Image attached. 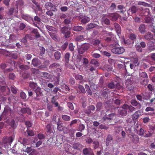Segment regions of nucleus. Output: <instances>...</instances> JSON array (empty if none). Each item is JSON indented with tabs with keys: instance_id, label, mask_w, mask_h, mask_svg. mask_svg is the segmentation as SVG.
<instances>
[{
	"instance_id": "4",
	"label": "nucleus",
	"mask_w": 155,
	"mask_h": 155,
	"mask_svg": "<svg viewBox=\"0 0 155 155\" xmlns=\"http://www.w3.org/2000/svg\"><path fill=\"white\" fill-rule=\"evenodd\" d=\"M34 92L36 94V96L34 97V99L35 101H38L40 100V97L43 96V90L41 88L39 87L34 90Z\"/></svg>"
},
{
	"instance_id": "26",
	"label": "nucleus",
	"mask_w": 155,
	"mask_h": 155,
	"mask_svg": "<svg viewBox=\"0 0 155 155\" xmlns=\"http://www.w3.org/2000/svg\"><path fill=\"white\" fill-rule=\"evenodd\" d=\"M91 43L94 46L98 47L100 44V41L97 39H93L91 41Z\"/></svg>"
},
{
	"instance_id": "45",
	"label": "nucleus",
	"mask_w": 155,
	"mask_h": 155,
	"mask_svg": "<svg viewBox=\"0 0 155 155\" xmlns=\"http://www.w3.org/2000/svg\"><path fill=\"white\" fill-rule=\"evenodd\" d=\"M62 119L66 121H70L71 120V117L69 116L66 115H63L61 116Z\"/></svg>"
},
{
	"instance_id": "23",
	"label": "nucleus",
	"mask_w": 155,
	"mask_h": 155,
	"mask_svg": "<svg viewBox=\"0 0 155 155\" xmlns=\"http://www.w3.org/2000/svg\"><path fill=\"white\" fill-rule=\"evenodd\" d=\"M41 63V61L37 58H34L32 61V64L35 67L40 65Z\"/></svg>"
},
{
	"instance_id": "35",
	"label": "nucleus",
	"mask_w": 155,
	"mask_h": 155,
	"mask_svg": "<svg viewBox=\"0 0 155 155\" xmlns=\"http://www.w3.org/2000/svg\"><path fill=\"white\" fill-rule=\"evenodd\" d=\"M122 130V127L118 126L116 125L114 127V130L116 133H118L120 132Z\"/></svg>"
},
{
	"instance_id": "6",
	"label": "nucleus",
	"mask_w": 155,
	"mask_h": 155,
	"mask_svg": "<svg viewBox=\"0 0 155 155\" xmlns=\"http://www.w3.org/2000/svg\"><path fill=\"white\" fill-rule=\"evenodd\" d=\"M45 7L47 10H51L53 12H56L57 10L56 6L50 2H48L45 3Z\"/></svg>"
},
{
	"instance_id": "36",
	"label": "nucleus",
	"mask_w": 155,
	"mask_h": 155,
	"mask_svg": "<svg viewBox=\"0 0 155 155\" xmlns=\"http://www.w3.org/2000/svg\"><path fill=\"white\" fill-rule=\"evenodd\" d=\"M85 87L88 94L90 96L92 95V93L91 90L88 84H86L85 85Z\"/></svg>"
},
{
	"instance_id": "61",
	"label": "nucleus",
	"mask_w": 155,
	"mask_h": 155,
	"mask_svg": "<svg viewBox=\"0 0 155 155\" xmlns=\"http://www.w3.org/2000/svg\"><path fill=\"white\" fill-rule=\"evenodd\" d=\"M20 69H21L22 70H27L29 68V67L25 65L22 64L19 66Z\"/></svg>"
},
{
	"instance_id": "32",
	"label": "nucleus",
	"mask_w": 155,
	"mask_h": 155,
	"mask_svg": "<svg viewBox=\"0 0 155 155\" xmlns=\"http://www.w3.org/2000/svg\"><path fill=\"white\" fill-rule=\"evenodd\" d=\"M51 125L48 124L46 126V129L48 135L50 134L52 132L51 128Z\"/></svg>"
},
{
	"instance_id": "5",
	"label": "nucleus",
	"mask_w": 155,
	"mask_h": 155,
	"mask_svg": "<svg viewBox=\"0 0 155 155\" xmlns=\"http://www.w3.org/2000/svg\"><path fill=\"white\" fill-rule=\"evenodd\" d=\"M61 31L64 34V36L65 38H68L71 36V32L68 30V27L64 26L61 29Z\"/></svg>"
},
{
	"instance_id": "2",
	"label": "nucleus",
	"mask_w": 155,
	"mask_h": 155,
	"mask_svg": "<svg viewBox=\"0 0 155 155\" xmlns=\"http://www.w3.org/2000/svg\"><path fill=\"white\" fill-rule=\"evenodd\" d=\"M108 112V111L106 112L105 115L102 119L103 121L104 124L107 122L108 123V121L112 120L116 117L115 114L113 113L107 115Z\"/></svg>"
},
{
	"instance_id": "52",
	"label": "nucleus",
	"mask_w": 155,
	"mask_h": 155,
	"mask_svg": "<svg viewBox=\"0 0 155 155\" xmlns=\"http://www.w3.org/2000/svg\"><path fill=\"white\" fill-rule=\"evenodd\" d=\"M154 41H149L147 43V46L149 47H152L154 46L155 43V39H153Z\"/></svg>"
},
{
	"instance_id": "43",
	"label": "nucleus",
	"mask_w": 155,
	"mask_h": 155,
	"mask_svg": "<svg viewBox=\"0 0 155 155\" xmlns=\"http://www.w3.org/2000/svg\"><path fill=\"white\" fill-rule=\"evenodd\" d=\"M51 101L52 104L55 105V107H57L58 106L59 104L57 101V100L54 97H53L52 98Z\"/></svg>"
},
{
	"instance_id": "33",
	"label": "nucleus",
	"mask_w": 155,
	"mask_h": 155,
	"mask_svg": "<svg viewBox=\"0 0 155 155\" xmlns=\"http://www.w3.org/2000/svg\"><path fill=\"white\" fill-rule=\"evenodd\" d=\"M109 92V90L107 88H106L103 91L101 95L104 97H107V94Z\"/></svg>"
},
{
	"instance_id": "47",
	"label": "nucleus",
	"mask_w": 155,
	"mask_h": 155,
	"mask_svg": "<svg viewBox=\"0 0 155 155\" xmlns=\"http://www.w3.org/2000/svg\"><path fill=\"white\" fill-rule=\"evenodd\" d=\"M144 22L147 23H149L151 22L152 20L150 17H146L144 19Z\"/></svg>"
},
{
	"instance_id": "50",
	"label": "nucleus",
	"mask_w": 155,
	"mask_h": 155,
	"mask_svg": "<svg viewBox=\"0 0 155 155\" xmlns=\"http://www.w3.org/2000/svg\"><path fill=\"white\" fill-rule=\"evenodd\" d=\"M119 15H113L110 16L111 19L112 21H116L119 18Z\"/></svg>"
},
{
	"instance_id": "18",
	"label": "nucleus",
	"mask_w": 155,
	"mask_h": 155,
	"mask_svg": "<svg viewBox=\"0 0 155 155\" xmlns=\"http://www.w3.org/2000/svg\"><path fill=\"white\" fill-rule=\"evenodd\" d=\"M121 41L122 43H124L127 46H131L134 43V41L132 42V41L129 39L125 40L124 38H122Z\"/></svg>"
},
{
	"instance_id": "25",
	"label": "nucleus",
	"mask_w": 155,
	"mask_h": 155,
	"mask_svg": "<svg viewBox=\"0 0 155 155\" xmlns=\"http://www.w3.org/2000/svg\"><path fill=\"white\" fill-rule=\"evenodd\" d=\"M144 38L147 40H150L153 39V35L150 32H148L144 36Z\"/></svg>"
},
{
	"instance_id": "29",
	"label": "nucleus",
	"mask_w": 155,
	"mask_h": 155,
	"mask_svg": "<svg viewBox=\"0 0 155 155\" xmlns=\"http://www.w3.org/2000/svg\"><path fill=\"white\" fill-rule=\"evenodd\" d=\"M113 137L110 134L108 135L106 140V145L107 146H108L109 143H111Z\"/></svg>"
},
{
	"instance_id": "58",
	"label": "nucleus",
	"mask_w": 155,
	"mask_h": 155,
	"mask_svg": "<svg viewBox=\"0 0 155 155\" xmlns=\"http://www.w3.org/2000/svg\"><path fill=\"white\" fill-rule=\"evenodd\" d=\"M78 88L80 90L81 92L83 93L86 92V91L84 87L81 85L79 84L78 85Z\"/></svg>"
},
{
	"instance_id": "62",
	"label": "nucleus",
	"mask_w": 155,
	"mask_h": 155,
	"mask_svg": "<svg viewBox=\"0 0 155 155\" xmlns=\"http://www.w3.org/2000/svg\"><path fill=\"white\" fill-rule=\"evenodd\" d=\"M27 131L28 135L32 136L34 135V132L31 130H29V128H27Z\"/></svg>"
},
{
	"instance_id": "3",
	"label": "nucleus",
	"mask_w": 155,
	"mask_h": 155,
	"mask_svg": "<svg viewBox=\"0 0 155 155\" xmlns=\"http://www.w3.org/2000/svg\"><path fill=\"white\" fill-rule=\"evenodd\" d=\"M77 18L83 24L87 23L90 20L89 17L86 16L83 13L80 14L78 15L77 16Z\"/></svg>"
},
{
	"instance_id": "51",
	"label": "nucleus",
	"mask_w": 155,
	"mask_h": 155,
	"mask_svg": "<svg viewBox=\"0 0 155 155\" xmlns=\"http://www.w3.org/2000/svg\"><path fill=\"white\" fill-rule=\"evenodd\" d=\"M139 76L140 77H142L143 78H147L148 76L145 72H141L139 73Z\"/></svg>"
},
{
	"instance_id": "48",
	"label": "nucleus",
	"mask_w": 155,
	"mask_h": 155,
	"mask_svg": "<svg viewBox=\"0 0 155 155\" xmlns=\"http://www.w3.org/2000/svg\"><path fill=\"white\" fill-rule=\"evenodd\" d=\"M70 56V54L68 52H67L65 54L64 58L66 63H68L69 62Z\"/></svg>"
},
{
	"instance_id": "13",
	"label": "nucleus",
	"mask_w": 155,
	"mask_h": 155,
	"mask_svg": "<svg viewBox=\"0 0 155 155\" xmlns=\"http://www.w3.org/2000/svg\"><path fill=\"white\" fill-rule=\"evenodd\" d=\"M83 154L85 155H94L92 149L91 148H85L83 150Z\"/></svg>"
},
{
	"instance_id": "10",
	"label": "nucleus",
	"mask_w": 155,
	"mask_h": 155,
	"mask_svg": "<svg viewBox=\"0 0 155 155\" xmlns=\"http://www.w3.org/2000/svg\"><path fill=\"white\" fill-rule=\"evenodd\" d=\"M130 138L133 143L137 144L139 142V138L137 135H135L134 134H132L130 136Z\"/></svg>"
},
{
	"instance_id": "57",
	"label": "nucleus",
	"mask_w": 155,
	"mask_h": 155,
	"mask_svg": "<svg viewBox=\"0 0 155 155\" xmlns=\"http://www.w3.org/2000/svg\"><path fill=\"white\" fill-rule=\"evenodd\" d=\"M93 147L94 149L98 148L99 146V143L98 141H94L93 143Z\"/></svg>"
},
{
	"instance_id": "41",
	"label": "nucleus",
	"mask_w": 155,
	"mask_h": 155,
	"mask_svg": "<svg viewBox=\"0 0 155 155\" xmlns=\"http://www.w3.org/2000/svg\"><path fill=\"white\" fill-rule=\"evenodd\" d=\"M90 63L91 64H94L96 67L99 66V63L98 61L96 60L93 59L91 60Z\"/></svg>"
},
{
	"instance_id": "46",
	"label": "nucleus",
	"mask_w": 155,
	"mask_h": 155,
	"mask_svg": "<svg viewBox=\"0 0 155 155\" xmlns=\"http://www.w3.org/2000/svg\"><path fill=\"white\" fill-rule=\"evenodd\" d=\"M107 87L110 89H114L115 87V84L114 82H112L108 84Z\"/></svg>"
},
{
	"instance_id": "30",
	"label": "nucleus",
	"mask_w": 155,
	"mask_h": 155,
	"mask_svg": "<svg viewBox=\"0 0 155 155\" xmlns=\"http://www.w3.org/2000/svg\"><path fill=\"white\" fill-rule=\"evenodd\" d=\"M21 112L22 114L27 113L29 115H30L31 114V110L28 108H21Z\"/></svg>"
},
{
	"instance_id": "9",
	"label": "nucleus",
	"mask_w": 155,
	"mask_h": 155,
	"mask_svg": "<svg viewBox=\"0 0 155 155\" xmlns=\"http://www.w3.org/2000/svg\"><path fill=\"white\" fill-rule=\"evenodd\" d=\"M13 140V138L12 136L4 137L2 139V143L7 146L10 145L11 143Z\"/></svg>"
},
{
	"instance_id": "40",
	"label": "nucleus",
	"mask_w": 155,
	"mask_h": 155,
	"mask_svg": "<svg viewBox=\"0 0 155 155\" xmlns=\"http://www.w3.org/2000/svg\"><path fill=\"white\" fill-rule=\"evenodd\" d=\"M23 150L25 152H26L28 153H30L32 151V148L31 147H24L23 148Z\"/></svg>"
},
{
	"instance_id": "42",
	"label": "nucleus",
	"mask_w": 155,
	"mask_h": 155,
	"mask_svg": "<svg viewBox=\"0 0 155 155\" xmlns=\"http://www.w3.org/2000/svg\"><path fill=\"white\" fill-rule=\"evenodd\" d=\"M97 26L96 24H94L92 23H90L89 24H88L86 27V29L87 30H89L92 28L95 27Z\"/></svg>"
},
{
	"instance_id": "7",
	"label": "nucleus",
	"mask_w": 155,
	"mask_h": 155,
	"mask_svg": "<svg viewBox=\"0 0 155 155\" xmlns=\"http://www.w3.org/2000/svg\"><path fill=\"white\" fill-rule=\"evenodd\" d=\"M12 112L13 110L10 107H5L2 113V116L3 117H5L7 118V117L9 115H11Z\"/></svg>"
},
{
	"instance_id": "44",
	"label": "nucleus",
	"mask_w": 155,
	"mask_h": 155,
	"mask_svg": "<svg viewBox=\"0 0 155 155\" xmlns=\"http://www.w3.org/2000/svg\"><path fill=\"white\" fill-rule=\"evenodd\" d=\"M9 125L13 129H15L16 128L17 125L15 123V122L14 119H12L10 122Z\"/></svg>"
},
{
	"instance_id": "56",
	"label": "nucleus",
	"mask_w": 155,
	"mask_h": 155,
	"mask_svg": "<svg viewBox=\"0 0 155 155\" xmlns=\"http://www.w3.org/2000/svg\"><path fill=\"white\" fill-rule=\"evenodd\" d=\"M68 44V42H65L61 46V48L63 51L65 50L67 48Z\"/></svg>"
},
{
	"instance_id": "63",
	"label": "nucleus",
	"mask_w": 155,
	"mask_h": 155,
	"mask_svg": "<svg viewBox=\"0 0 155 155\" xmlns=\"http://www.w3.org/2000/svg\"><path fill=\"white\" fill-rule=\"evenodd\" d=\"M75 78L77 80L81 81L83 79V77L80 74H77L75 76Z\"/></svg>"
},
{
	"instance_id": "14",
	"label": "nucleus",
	"mask_w": 155,
	"mask_h": 155,
	"mask_svg": "<svg viewBox=\"0 0 155 155\" xmlns=\"http://www.w3.org/2000/svg\"><path fill=\"white\" fill-rule=\"evenodd\" d=\"M131 104L133 106L136 107V108L137 109H140L141 107V105L135 99H133L131 101Z\"/></svg>"
},
{
	"instance_id": "49",
	"label": "nucleus",
	"mask_w": 155,
	"mask_h": 155,
	"mask_svg": "<svg viewBox=\"0 0 155 155\" xmlns=\"http://www.w3.org/2000/svg\"><path fill=\"white\" fill-rule=\"evenodd\" d=\"M133 62V64L135 66H137L139 65V63L138 62V58L137 57H136L134 58Z\"/></svg>"
},
{
	"instance_id": "15",
	"label": "nucleus",
	"mask_w": 155,
	"mask_h": 155,
	"mask_svg": "<svg viewBox=\"0 0 155 155\" xmlns=\"http://www.w3.org/2000/svg\"><path fill=\"white\" fill-rule=\"evenodd\" d=\"M17 37L16 35L14 34H11L10 35L9 38L6 41L7 42L6 43H11L13 42L16 40Z\"/></svg>"
},
{
	"instance_id": "8",
	"label": "nucleus",
	"mask_w": 155,
	"mask_h": 155,
	"mask_svg": "<svg viewBox=\"0 0 155 155\" xmlns=\"http://www.w3.org/2000/svg\"><path fill=\"white\" fill-rule=\"evenodd\" d=\"M89 47V46L88 44H84L78 48V52L80 54H83L88 49Z\"/></svg>"
},
{
	"instance_id": "24",
	"label": "nucleus",
	"mask_w": 155,
	"mask_h": 155,
	"mask_svg": "<svg viewBox=\"0 0 155 155\" xmlns=\"http://www.w3.org/2000/svg\"><path fill=\"white\" fill-rule=\"evenodd\" d=\"M141 114L140 111L138 110L136 111L135 113L133 115L132 119L133 120H136L139 117V116Z\"/></svg>"
},
{
	"instance_id": "27",
	"label": "nucleus",
	"mask_w": 155,
	"mask_h": 155,
	"mask_svg": "<svg viewBox=\"0 0 155 155\" xmlns=\"http://www.w3.org/2000/svg\"><path fill=\"white\" fill-rule=\"evenodd\" d=\"M82 147V145L79 143H75L73 145V148L77 150H80Z\"/></svg>"
},
{
	"instance_id": "12",
	"label": "nucleus",
	"mask_w": 155,
	"mask_h": 155,
	"mask_svg": "<svg viewBox=\"0 0 155 155\" xmlns=\"http://www.w3.org/2000/svg\"><path fill=\"white\" fill-rule=\"evenodd\" d=\"M0 38V40L1 41V46L6 48H8L9 47L8 45L9 43H6L7 42V41L6 42V41L7 40H6V38L5 37H1Z\"/></svg>"
},
{
	"instance_id": "55",
	"label": "nucleus",
	"mask_w": 155,
	"mask_h": 155,
	"mask_svg": "<svg viewBox=\"0 0 155 155\" xmlns=\"http://www.w3.org/2000/svg\"><path fill=\"white\" fill-rule=\"evenodd\" d=\"M137 4L139 5H143L146 7H148L150 5L149 4L143 2L141 1L138 2H137Z\"/></svg>"
},
{
	"instance_id": "60",
	"label": "nucleus",
	"mask_w": 155,
	"mask_h": 155,
	"mask_svg": "<svg viewBox=\"0 0 155 155\" xmlns=\"http://www.w3.org/2000/svg\"><path fill=\"white\" fill-rule=\"evenodd\" d=\"M149 9H148L143 10L142 14L144 16H147L149 14Z\"/></svg>"
},
{
	"instance_id": "19",
	"label": "nucleus",
	"mask_w": 155,
	"mask_h": 155,
	"mask_svg": "<svg viewBox=\"0 0 155 155\" xmlns=\"http://www.w3.org/2000/svg\"><path fill=\"white\" fill-rule=\"evenodd\" d=\"M137 11V7L134 5L132 6L128 11L127 13L128 15H130V12H131V14L135 13Z\"/></svg>"
},
{
	"instance_id": "11",
	"label": "nucleus",
	"mask_w": 155,
	"mask_h": 155,
	"mask_svg": "<svg viewBox=\"0 0 155 155\" xmlns=\"http://www.w3.org/2000/svg\"><path fill=\"white\" fill-rule=\"evenodd\" d=\"M95 109V107L93 105L89 106L87 107V108L84 110V113L87 115L91 114V111H93Z\"/></svg>"
},
{
	"instance_id": "22",
	"label": "nucleus",
	"mask_w": 155,
	"mask_h": 155,
	"mask_svg": "<svg viewBox=\"0 0 155 155\" xmlns=\"http://www.w3.org/2000/svg\"><path fill=\"white\" fill-rule=\"evenodd\" d=\"M146 30V27L144 24L140 25L138 28L139 31L141 34H144L145 33Z\"/></svg>"
},
{
	"instance_id": "21",
	"label": "nucleus",
	"mask_w": 155,
	"mask_h": 155,
	"mask_svg": "<svg viewBox=\"0 0 155 155\" xmlns=\"http://www.w3.org/2000/svg\"><path fill=\"white\" fill-rule=\"evenodd\" d=\"M117 8H118L120 10V11H117V12L121 14H124L126 11L124 5H118Z\"/></svg>"
},
{
	"instance_id": "20",
	"label": "nucleus",
	"mask_w": 155,
	"mask_h": 155,
	"mask_svg": "<svg viewBox=\"0 0 155 155\" xmlns=\"http://www.w3.org/2000/svg\"><path fill=\"white\" fill-rule=\"evenodd\" d=\"M19 141L25 147H26V146L28 145L29 143L28 139L25 138H21Z\"/></svg>"
},
{
	"instance_id": "39",
	"label": "nucleus",
	"mask_w": 155,
	"mask_h": 155,
	"mask_svg": "<svg viewBox=\"0 0 155 155\" xmlns=\"http://www.w3.org/2000/svg\"><path fill=\"white\" fill-rule=\"evenodd\" d=\"M84 37L83 35H79L76 37L75 40L76 41H81L84 40Z\"/></svg>"
},
{
	"instance_id": "28",
	"label": "nucleus",
	"mask_w": 155,
	"mask_h": 155,
	"mask_svg": "<svg viewBox=\"0 0 155 155\" xmlns=\"http://www.w3.org/2000/svg\"><path fill=\"white\" fill-rule=\"evenodd\" d=\"M29 86L31 88L34 90L39 87L37 83L34 82H30L29 83Z\"/></svg>"
},
{
	"instance_id": "34",
	"label": "nucleus",
	"mask_w": 155,
	"mask_h": 155,
	"mask_svg": "<svg viewBox=\"0 0 155 155\" xmlns=\"http://www.w3.org/2000/svg\"><path fill=\"white\" fill-rule=\"evenodd\" d=\"M118 111L120 114L121 116H124L127 114V111L126 110L123 109H119Z\"/></svg>"
},
{
	"instance_id": "59",
	"label": "nucleus",
	"mask_w": 155,
	"mask_h": 155,
	"mask_svg": "<svg viewBox=\"0 0 155 155\" xmlns=\"http://www.w3.org/2000/svg\"><path fill=\"white\" fill-rule=\"evenodd\" d=\"M142 47L140 45H136V51L139 52H142L143 49Z\"/></svg>"
},
{
	"instance_id": "54",
	"label": "nucleus",
	"mask_w": 155,
	"mask_h": 155,
	"mask_svg": "<svg viewBox=\"0 0 155 155\" xmlns=\"http://www.w3.org/2000/svg\"><path fill=\"white\" fill-rule=\"evenodd\" d=\"M61 88L67 91H69L70 89L69 87L66 84H63L61 86Z\"/></svg>"
},
{
	"instance_id": "17",
	"label": "nucleus",
	"mask_w": 155,
	"mask_h": 155,
	"mask_svg": "<svg viewBox=\"0 0 155 155\" xmlns=\"http://www.w3.org/2000/svg\"><path fill=\"white\" fill-rule=\"evenodd\" d=\"M22 18L29 23L34 22L33 18L28 15H23L22 16Z\"/></svg>"
},
{
	"instance_id": "16",
	"label": "nucleus",
	"mask_w": 155,
	"mask_h": 155,
	"mask_svg": "<svg viewBox=\"0 0 155 155\" xmlns=\"http://www.w3.org/2000/svg\"><path fill=\"white\" fill-rule=\"evenodd\" d=\"M114 27L117 35L121 33V27L120 25L117 23H115L114 24Z\"/></svg>"
},
{
	"instance_id": "37",
	"label": "nucleus",
	"mask_w": 155,
	"mask_h": 155,
	"mask_svg": "<svg viewBox=\"0 0 155 155\" xmlns=\"http://www.w3.org/2000/svg\"><path fill=\"white\" fill-rule=\"evenodd\" d=\"M34 22H33V24L35 25L38 28H40L37 25V24H35V21H37L38 22H39L41 21V19L38 16H35L34 18V19H33Z\"/></svg>"
},
{
	"instance_id": "38",
	"label": "nucleus",
	"mask_w": 155,
	"mask_h": 155,
	"mask_svg": "<svg viewBox=\"0 0 155 155\" xmlns=\"http://www.w3.org/2000/svg\"><path fill=\"white\" fill-rule=\"evenodd\" d=\"M83 27L80 26H75L72 28V30L75 31H79L83 29Z\"/></svg>"
},
{
	"instance_id": "64",
	"label": "nucleus",
	"mask_w": 155,
	"mask_h": 155,
	"mask_svg": "<svg viewBox=\"0 0 155 155\" xmlns=\"http://www.w3.org/2000/svg\"><path fill=\"white\" fill-rule=\"evenodd\" d=\"M9 54L14 59H16L18 58V54L16 52H12Z\"/></svg>"
},
{
	"instance_id": "1",
	"label": "nucleus",
	"mask_w": 155,
	"mask_h": 155,
	"mask_svg": "<svg viewBox=\"0 0 155 155\" xmlns=\"http://www.w3.org/2000/svg\"><path fill=\"white\" fill-rule=\"evenodd\" d=\"M110 47L112 48L111 51L114 54H121L125 51L124 47L120 46L117 42H115L110 45Z\"/></svg>"
},
{
	"instance_id": "31",
	"label": "nucleus",
	"mask_w": 155,
	"mask_h": 155,
	"mask_svg": "<svg viewBox=\"0 0 155 155\" xmlns=\"http://www.w3.org/2000/svg\"><path fill=\"white\" fill-rule=\"evenodd\" d=\"M55 58L57 60H59L61 57V54L60 52L57 51L54 54Z\"/></svg>"
},
{
	"instance_id": "53",
	"label": "nucleus",
	"mask_w": 155,
	"mask_h": 155,
	"mask_svg": "<svg viewBox=\"0 0 155 155\" xmlns=\"http://www.w3.org/2000/svg\"><path fill=\"white\" fill-rule=\"evenodd\" d=\"M51 75L46 72H43L41 77L46 78H50Z\"/></svg>"
}]
</instances>
